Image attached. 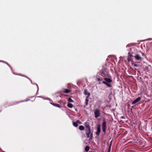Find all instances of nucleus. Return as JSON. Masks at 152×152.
<instances>
[{"instance_id": "f257e3e1", "label": "nucleus", "mask_w": 152, "mask_h": 152, "mask_svg": "<svg viewBox=\"0 0 152 152\" xmlns=\"http://www.w3.org/2000/svg\"><path fill=\"white\" fill-rule=\"evenodd\" d=\"M99 75L103 77H104L102 83L105 84L108 87H112V85L109 83L112 82L113 80L111 78V77L109 72L106 71L105 69L101 70L99 73Z\"/></svg>"}, {"instance_id": "f03ea898", "label": "nucleus", "mask_w": 152, "mask_h": 152, "mask_svg": "<svg viewBox=\"0 0 152 152\" xmlns=\"http://www.w3.org/2000/svg\"><path fill=\"white\" fill-rule=\"evenodd\" d=\"M85 128L86 134L87 137H90L91 139L93 137V133L91 132V126L89 122H86L84 123Z\"/></svg>"}, {"instance_id": "7ed1b4c3", "label": "nucleus", "mask_w": 152, "mask_h": 152, "mask_svg": "<svg viewBox=\"0 0 152 152\" xmlns=\"http://www.w3.org/2000/svg\"><path fill=\"white\" fill-rule=\"evenodd\" d=\"M106 122L105 120L104 119L103 120L102 124V131L104 133V134L106 133Z\"/></svg>"}, {"instance_id": "20e7f679", "label": "nucleus", "mask_w": 152, "mask_h": 152, "mask_svg": "<svg viewBox=\"0 0 152 152\" xmlns=\"http://www.w3.org/2000/svg\"><path fill=\"white\" fill-rule=\"evenodd\" d=\"M94 114L95 118H97L99 117L100 115V112L99 110L96 109L94 112Z\"/></svg>"}, {"instance_id": "39448f33", "label": "nucleus", "mask_w": 152, "mask_h": 152, "mask_svg": "<svg viewBox=\"0 0 152 152\" xmlns=\"http://www.w3.org/2000/svg\"><path fill=\"white\" fill-rule=\"evenodd\" d=\"M101 132V128L100 124L98 125L97 128V132L96 133V134L97 136H99Z\"/></svg>"}, {"instance_id": "423d86ee", "label": "nucleus", "mask_w": 152, "mask_h": 152, "mask_svg": "<svg viewBox=\"0 0 152 152\" xmlns=\"http://www.w3.org/2000/svg\"><path fill=\"white\" fill-rule=\"evenodd\" d=\"M134 58L135 59L137 60L141 61L142 60V58L140 57L138 54H136L134 56Z\"/></svg>"}, {"instance_id": "0eeeda50", "label": "nucleus", "mask_w": 152, "mask_h": 152, "mask_svg": "<svg viewBox=\"0 0 152 152\" xmlns=\"http://www.w3.org/2000/svg\"><path fill=\"white\" fill-rule=\"evenodd\" d=\"M141 99V98L139 97H138L137 99H136L135 100H134V101L132 102V104H136V103H137L138 102L140 101Z\"/></svg>"}, {"instance_id": "6e6552de", "label": "nucleus", "mask_w": 152, "mask_h": 152, "mask_svg": "<svg viewBox=\"0 0 152 152\" xmlns=\"http://www.w3.org/2000/svg\"><path fill=\"white\" fill-rule=\"evenodd\" d=\"M84 93L85 95H87V96L86 97L89 98V96L90 95V93L88 92L86 89H85L84 91Z\"/></svg>"}, {"instance_id": "1a4fd4ad", "label": "nucleus", "mask_w": 152, "mask_h": 152, "mask_svg": "<svg viewBox=\"0 0 152 152\" xmlns=\"http://www.w3.org/2000/svg\"><path fill=\"white\" fill-rule=\"evenodd\" d=\"M71 90L69 89H64L63 92L65 93H70L71 92Z\"/></svg>"}, {"instance_id": "9d476101", "label": "nucleus", "mask_w": 152, "mask_h": 152, "mask_svg": "<svg viewBox=\"0 0 152 152\" xmlns=\"http://www.w3.org/2000/svg\"><path fill=\"white\" fill-rule=\"evenodd\" d=\"M51 104H52L55 107H58V108L61 107V106L59 104H55V103H51Z\"/></svg>"}, {"instance_id": "9b49d317", "label": "nucleus", "mask_w": 152, "mask_h": 152, "mask_svg": "<svg viewBox=\"0 0 152 152\" xmlns=\"http://www.w3.org/2000/svg\"><path fill=\"white\" fill-rule=\"evenodd\" d=\"M79 129L80 130H83L85 128L84 126L82 125L80 126L79 127Z\"/></svg>"}, {"instance_id": "f8f14e48", "label": "nucleus", "mask_w": 152, "mask_h": 152, "mask_svg": "<svg viewBox=\"0 0 152 152\" xmlns=\"http://www.w3.org/2000/svg\"><path fill=\"white\" fill-rule=\"evenodd\" d=\"M67 106L68 107H69V108H72L73 107V106L72 104L71 103H68Z\"/></svg>"}, {"instance_id": "ddd939ff", "label": "nucleus", "mask_w": 152, "mask_h": 152, "mask_svg": "<svg viewBox=\"0 0 152 152\" xmlns=\"http://www.w3.org/2000/svg\"><path fill=\"white\" fill-rule=\"evenodd\" d=\"M90 149V148L88 146H86L85 148V151L86 152H88V151Z\"/></svg>"}, {"instance_id": "4468645a", "label": "nucleus", "mask_w": 152, "mask_h": 152, "mask_svg": "<svg viewBox=\"0 0 152 152\" xmlns=\"http://www.w3.org/2000/svg\"><path fill=\"white\" fill-rule=\"evenodd\" d=\"M88 97H86V100H85V104L86 105H88Z\"/></svg>"}, {"instance_id": "2eb2a0df", "label": "nucleus", "mask_w": 152, "mask_h": 152, "mask_svg": "<svg viewBox=\"0 0 152 152\" xmlns=\"http://www.w3.org/2000/svg\"><path fill=\"white\" fill-rule=\"evenodd\" d=\"M73 125L75 127H77L78 126V124H77L76 121V122H73Z\"/></svg>"}, {"instance_id": "dca6fc26", "label": "nucleus", "mask_w": 152, "mask_h": 152, "mask_svg": "<svg viewBox=\"0 0 152 152\" xmlns=\"http://www.w3.org/2000/svg\"><path fill=\"white\" fill-rule=\"evenodd\" d=\"M132 65H133L134 66H135V67H137V66H139L138 64H136L134 63H132Z\"/></svg>"}, {"instance_id": "f3484780", "label": "nucleus", "mask_w": 152, "mask_h": 152, "mask_svg": "<svg viewBox=\"0 0 152 152\" xmlns=\"http://www.w3.org/2000/svg\"><path fill=\"white\" fill-rule=\"evenodd\" d=\"M68 101L69 102H74L73 100H72L71 98H69V99H68Z\"/></svg>"}, {"instance_id": "a211bd4d", "label": "nucleus", "mask_w": 152, "mask_h": 152, "mask_svg": "<svg viewBox=\"0 0 152 152\" xmlns=\"http://www.w3.org/2000/svg\"><path fill=\"white\" fill-rule=\"evenodd\" d=\"M128 56H129L130 57L133 56L132 54L130 52L128 53Z\"/></svg>"}, {"instance_id": "6ab92c4d", "label": "nucleus", "mask_w": 152, "mask_h": 152, "mask_svg": "<svg viewBox=\"0 0 152 152\" xmlns=\"http://www.w3.org/2000/svg\"><path fill=\"white\" fill-rule=\"evenodd\" d=\"M76 122H77V124H82V123L79 120H78Z\"/></svg>"}, {"instance_id": "aec40b11", "label": "nucleus", "mask_w": 152, "mask_h": 152, "mask_svg": "<svg viewBox=\"0 0 152 152\" xmlns=\"http://www.w3.org/2000/svg\"><path fill=\"white\" fill-rule=\"evenodd\" d=\"M111 148V147H110V146L109 147V149L108 150L107 152H110Z\"/></svg>"}, {"instance_id": "412c9836", "label": "nucleus", "mask_w": 152, "mask_h": 152, "mask_svg": "<svg viewBox=\"0 0 152 152\" xmlns=\"http://www.w3.org/2000/svg\"><path fill=\"white\" fill-rule=\"evenodd\" d=\"M97 81H100L102 80V79H101L99 78H97Z\"/></svg>"}, {"instance_id": "4be33fe9", "label": "nucleus", "mask_w": 152, "mask_h": 152, "mask_svg": "<svg viewBox=\"0 0 152 152\" xmlns=\"http://www.w3.org/2000/svg\"><path fill=\"white\" fill-rule=\"evenodd\" d=\"M127 60L129 62H130V61H131V59L129 57L127 58Z\"/></svg>"}, {"instance_id": "5701e85b", "label": "nucleus", "mask_w": 152, "mask_h": 152, "mask_svg": "<svg viewBox=\"0 0 152 152\" xmlns=\"http://www.w3.org/2000/svg\"><path fill=\"white\" fill-rule=\"evenodd\" d=\"M111 145H112V144L110 143L109 146H110V147H111Z\"/></svg>"}, {"instance_id": "b1692460", "label": "nucleus", "mask_w": 152, "mask_h": 152, "mask_svg": "<svg viewBox=\"0 0 152 152\" xmlns=\"http://www.w3.org/2000/svg\"><path fill=\"white\" fill-rule=\"evenodd\" d=\"M142 53V56H143V55H144V53Z\"/></svg>"}, {"instance_id": "393cba45", "label": "nucleus", "mask_w": 152, "mask_h": 152, "mask_svg": "<svg viewBox=\"0 0 152 152\" xmlns=\"http://www.w3.org/2000/svg\"><path fill=\"white\" fill-rule=\"evenodd\" d=\"M101 83H99V84H100Z\"/></svg>"}]
</instances>
